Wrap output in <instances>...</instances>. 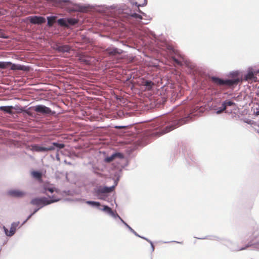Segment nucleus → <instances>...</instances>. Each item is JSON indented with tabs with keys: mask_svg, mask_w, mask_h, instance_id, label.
Listing matches in <instances>:
<instances>
[{
	"mask_svg": "<svg viewBox=\"0 0 259 259\" xmlns=\"http://www.w3.org/2000/svg\"><path fill=\"white\" fill-rule=\"evenodd\" d=\"M195 108L191 103H189L185 106L180 107L177 112L171 115L166 118L158 119L156 121V124L152 125L153 128H161L167 125L164 129V133H167L175 128L188 123L194 119Z\"/></svg>",
	"mask_w": 259,
	"mask_h": 259,
	"instance_id": "nucleus-1",
	"label": "nucleus"
},
{
	"mask_svg": "<svg viewBox=\"0 0 259 259\" xmlns=\"http://www.w3.org/2000/svg\"><path fill=\"white\" fill-rule=\"evenodd\" d=\"M95 8V10L99 13H105L110 8H113L117 10L119 14L123 15V17L130 18L131 15L132 9L126 5H124L119 7L117 6L112 5L111 6H107L105 5H91V4H83L81 3H75L74 4V7L71 9L73 11H83L88 9Z\"/></svg>",
	"mask_w": 259,
	"mask_h": 259,
	"instance_id": "nucleus-2",
	"label": "nucleus"
},
{
	"mask_svg": "<svg viewBox=\"0 0 259 259\" xmlns=\"http://www.w3.org/2000/svg\"><path fill=\"white\" fill-rule=\"evenodd\" d=\"M63 143L52 141L50 138L44 139L39 144H33L31 145V149L33 152L47 153L49 152L56 150L59 151L65 147Z\"/></svg>",
	"mask_w": 259,
	"mask_h": 259,
	"instance_id": "nucleus-3",
	"label": "nucleus"
},
{
	"mask_svg": "<svg viewBox=\"0 0 259 259\" xmlns=\"http://www.w3.org/2000/svg\"><path fill=\"white\" fill-rule=\"evenodd\" d=\"M172 59L179 66H182L185 65L188 70V73L195 77L201 76L204 73V71L202 68L193 63L188 62L181 54L176 55L172 57Z\"/></svg>",
	"mask_w": 259,
	"mask_h": 259,
	"instance_id": "nucleus-4",
	"label": "nucleus"
},
{
	"mask_svg": "<svg viewBox=\"0 0 259 259\" xmlns=\"http://www.w3.org/2000/svg\"><path fill=\"white\" fill-rule=\"evenodd\" d=\"M250 229L251 230L244 237V240L248 241L245 244L246 249L249 247H253L259 250V232L258 227L255 222L252 221L250 224Z\"/></svg>",
	"mask_w": 259,
	"mask_h": 259,
	"instance_id": "nucleus-5",
	"label": "nucleus"
},
{
	"mask_svg": "<svg viewBox=\"0 0 259 259\" xmlns=\"http://www.w3.org/2000/svg\"><path fill=\"white\" fill-rule=\"evenodd\" d=\"M120 170H119L118 172H116V174H115V178H114L113 177L114 184L112 186H97L93 189V195L96 196L99 199L106 200L107 197H105L104 196L102 197L101 195H105L107 193L112 191L115 188V187L117 186L120 179Z\"/></svg>",
	"mask_w": 259,
	"mask_h": 259,
	"instance_id": "nucleus-6",
	"label": "nucleus"
},
{
	"mask_svg": "<svg viewBox=\"0 0 259 259\" xmlns=\"http://www.w3.org/2000/svg\"><path fill=\"white\" fill-rule=\"evenodd\" d=\"M130 164V161L128 159H126L125 162L121 165L120 162L116 161L115 162L113 163L111 166V171L110 172V175L114 178H115V174L116 172H118L119 170H120V176L121 177L122 169L124 168L125 167L127 166Z\"/></svg>",
	"mask_w": 259,
	"mask_h": 259,
	"instance_id": "nucleus-7",
	"label": "nucleus"
},
{
	"mask_svg": "<svg viewBox=\"0 0 259 259\" xmlns=\"http://www.w3.org/2000/svg\"><path fill=\"white\" fill-rule=\"evenodd\" d=\"M211 79L217 85H232L238 82V79H223L217 76H212Z\"/></svg>",
	"mask_w": 259,
	"mask_h": 259,
	"instance_id": "nucleus-8",
	"label": "nucleus"
},
{
	"mask_svg": "<svg viewBox=\"0 0 259 259\" xmlns=\"http://www.w3.org/2000/svg\"><path fill=\"white\" fill-rule=\"evenodd\" d=\"M48 200L46 196H37L33 198L30 201V204L36 206V207L41 209L42 207L48 205Z\"/></svg>",
	"mask_w": 259,
	"mask_h": 259,
	"instance_id": "nucleus-9",
	"label": "nucleus"
},
{
	"mask_svg": "<svg viewBox=\"0 0 259 259\" xmlns=\"http://www.w3.org/2000/svg\"><path fill=\"white\" fill-rule=\"evenodd\" d=\"M116 159L122 160L124 159L123 154L120 152L114 151L110 155H108L106 152H103V161L105 163L112 162Z\"/></svg>",
	"mask_w": 259,
	"mask_h": 259,
	"instance_id": "nucleus-10",
	"label": "nucleus"
},
{
	"mask_svg": "<svg viewBox=\"0 0 259 259\" xmlns=\"http://www.w3.org/2000/svg\"><path fill=\"white\" fill-rule=\"evenodd\" d=\"M160 38L156 36L153 31H150L148 35V40L149 45L153 49H157L160 48L159 45Z\"/></svg>",
	"mask_w": 259,
	"mask_h": 259,
	"instance_id": "nucleus-11",
	"label": "nucleus"
},
{
	"mask_svg": "<svg viewBox=\"0 0 259 259\" xmlns=\"http://www.w3.org/2000/svg\"><path fill=\"white\" fill-rule=\"evenodd\" d=\"M222 244L224 245L227 246L232 251H237L246 249L245 245L240 248L236 243L233 242L230 240L225 238Z\"/></svg>",
	"mask_w": 259,
	"mask_h": 259,
	"instance_id": "nucleus-12",
	"label": "nucleus"
},
{
	"mask_svg": "<svg viewBox=\"0 0 259 259\" xmlns=\"http://www.w3.org/2000/svg\"><path fill=\"white\" fill-rule=\"evenodd\" d=\"M99 210L105 212L106 214L112 217L114 219H118V220H120L121 218L116 211L112 210L111 207L107 205L101 204V206H100V209H99Z\"/></svg>",
	"mask_w": 259,
	"mask_h": 259,
	"instance_id": "nucleus-13",
	"label": "nucleus"
},
{
	"mask_svg": "<svg viewBox=\"0 0 259 259\" xmlns=\"http://www.w3.org/2000/svg\"><path fill=\"white\" fill-rule=\"evenodd\" d=\"M7 193L8 195L16 198H22L26 195L25 191L17 189H10L7 191Z\"/></svg>",
	"mask_w": 259,
	"mask_h": 259,
	"instance_id": "nucleus-14",
	"label": "nucleus"
},
{
	"mask_svg": "<svg viewBox=\"0 0 259 259\" xmlns=\"http://www.w3.org/2000/svg\"><path fill=\"white\" fill-rule=\"evenodd\" d=\"M26 19L31 24L35 25L44 23L46 21L44 17L39 15H31L27 17Z\"/></svg>",
	"mask_w": 259,
	"mask_h": 259,
	"instance_id": "nucleus-15",
	"label": "nucleus"
},
{
	"mask_svg": "<svg viewBox=\"0 0 259 259\" xmlns=\"http://www.w3.org/2000/svg\"><path fill=\"white\" fill-rule=\"evenodd\" d=\"M76 201L84 202L92 207L94 208H96L98 210L100 209V206H101V203L99 201H96L94 200H87L84 198H76Z\"/></svg>",
	"mask_w": 259,
	"mask_h": 259,
	"instance_id": "nucleus-16",
	"label": "nucleus"
},
{
	"mask_svg": "<svg viewBox=\"0 0 259 259\" xmlns=\"http://www.w3.org/2000/svg\"><path fill=\"white\" fill-rule=\"evenodd\" d=\"M56 50L61 53H70L71 48L68 45L60 44L57 46Z\"/></svg>",
	"mask_w": 259,
	"mask_h": 259,
	"instance_id": "nucleus-17",
	"label": "nucleus"
},
{
	"mask_svg": "<svg viewBox=\"0 0 259 259\" xmlns=\"http://www.w3.org/2000/svg\"><path fill=\"white\" fill-rule=\"evenodd\" d=\"M160 89V91H158L157 94L161 96L163 101L165 100L169 96H172V93L169 92L168 90L167 91L164 86L162 87Z\"/></svg>",
	"mask_w": 259,
	"mask_h": 259,
	"instance_id": "nucleus-18",
	"label": "nucleus"
},
{
	"mask_svg": "<svg viewBox=\"0 0 259 259\" xmlns=\"http://www.w3.org/2000/svg\"><path fill=\"white\" fill-rule=\"evenodd\" d=\"M20 224V222H14L11 223L10 229L9 232V235L11 236H13L15 233L16 232V231L21 228V226H19Z\"/></svg>",
	"mask_w": 259,
	"mask_h": 259,
	"instance_id": "nucleus-19",
	"label": "nucleus"
},
{
	"mask_svg": "<svg viewBox=\"0 0 259 259\" xmlns=\"http://www.w3.org/2000/svg\"><path fill=\"white\" fill-rule=\"evenodd\" d=\"M197 80L195 81V82H199L200 83V87L204 90H210L211 88V85L210 84V83L205 80H201L199 79H196Z\"/></svg>",
	"mask_w": 259,
	"mask_h": 259,
	"instance_id": "nucleus-20",
	"label": "nucleus"
},
{
	"mask_svg": "<svg viewBox=\"0 0 259 259\" xmlns=\"http://www.w3.org/2000/svg\"><path fill=\"white\" fill-rule=\"evenodd\" d=\"M35 110L37 112L43 113H50L51 111L50 108L47 107L44 105H38L36 106Z\"/></svg>",
	"mask_w": 259,
	"mask_h": 259,
	"instance_id": "nucleus-21",
	"label": "nucleus"
},
{
	"mask_svg": "<svg viewBox=\"0 0 259 259\" xmlns=\"http://www.w3.org/2000/svg\"><path fill=\"white\" fill-rule=\"evenodd\" d=\"M107 51L110 54H121L123 53V50L119 49L113 45H111L110 47L107 48Z\"/></svg>",
	"mask_w": 259,
	"mask_h": 259,
	"instance_id": "nucleus-22",
	"label": "nucleus"
},
{
	"mask_svg": "<svg viewBox=\"0 0 259 259\" xmlns=\"http://www.w3.org/2000/svg\"><path fill=\"white\" fill-rule=\"evenodd\" d=\"M196 238L198 239L203 240V239H209L211 240H216L220 242H223L224 240H225V238H221L218 236L216 235H208L204 237H201V238Z\"/></svg>",
	"mask_w": 259,
	"mask_h": 259,
	"instance_id": "nucleus-23",
	"label": "nucleus"
},
{
	"mask_svg": "<svg viewBox=\"0 0 259 259\" xmlns=\"http://www.w3.org/2000/svg\"><path fill=\"white\" fill-rule=\"evenodd\" d=\"M30 175L33 179L39 180L41 179L42 172L39 170L33 169L30 171Z\"/></svg>",
	"mask_w": 259,
	"mask_h": 259,
	"instance_id": "nucleus-24",
	"label": "nucleus"
},
{
	"mask_svg": "<svg viewBox=\"0 0 259 259\" xmlns=\"http://www.w3.org/2000/svg\"><path fill=\"white\" fill-rule=\"evenodd\" d=\"M49 182H46L42 184L38 188V191L40 193L48 195V189Z\"/></svg>",
	"mask_w": 259,
	"mask_h": 259,
	"instance_id": "nucleus-25",
	"label": "nucleus"
},
{
	"mask_svg": "<svg viewBox=\"0 0 259 259\" xmlns=\"http://www.w3.org/2000/svg\"><path fill=\"white\" fill-rule=\"evenodd\" d=\"M46 198H47V199L48 200V202L49 203L48 205L51 204L55 203V202H57L59 201L61 199V198L57 197L55 195H52L51 196L48 195L47 197H46Z\"/></svg>",
	"mask_w": 259,
	"mask_h": 259,
	"instance_id": "nucleus-26",
	"label": "nucleus"
},
{
	"mask_svg": "<svg viewBox=\"0 0 259 259\" xmlns=\"http://www.w3.org/2000/svg\"><path fill=\"white\" fill-rule=\"evenodd\" d=\"M130 18H134L137 21H141L142 20V15L140 14H138L135 11L132 10L131 15Z\"/></svg>",
	"mask_w": 259,
	"mask_h": 259,
	"instance_id": "nucleus-27",
	"label": "nucleus"
},
{
	"mask_svg": "<svg viewBox=\"0 0 259 259\" xmlns=\"http://www.w3.org/2000/svg\"><path fill=\"white\" fill-rule=\"evenodd\" d=\"M125 226V227L128 229V230L133 234H134L136 236H138V233H137L126 222H125L121 218L119 220Z\"/></svg>",
	"mask_w": 259,
	"mask_h": 259,
	"instance_id": "nucleus-28",
	"label": "nucleus"
},
{
	"mask_svg": "<svg viewBox=\"0 0 259 259\" xmlns=\"http://www.w3.org/2000/svg\"><path fill=\"white\" fill-rule=\"evenodd\" d=\"M214 112L217 114H220L223 111L226 109V106L224 105V104H223L222 103H221V105L219 107L214 106L213 107Z\"/></svg>",
	"mask_w": 259,
	"mask_h": 259,
	"instance_id": "nucleus-29",
	"label": "nucleus"
},
{
	"mask_svg": "<svg viewBox=\"0 0 259 259\" xmlns=\"http://www.w3.org/2000/svg\"><path fill=\"white\" fill-rule=\"evenodd\" d=\"M48 192H50L51 193H53L54 192H56L57 193H58L59 192V190L56 188L53 184H51L49 183L48 184Z\"/></svg>",
	"mask_w": 259,
	"mask_h": 259,
	"instance_id": "nucleus-30",
	"label": "nucleus"
},
{
	"mask_svg": "<svg viewBox=\"0 0 259 259\" xmlns=\"http://www.w3.org/2000/svg\"><path fill=\"white\" fill-rule=\"evenodd\" d=\"M67 18H60L57 20V23L60 26L67 27L68 25H67Z\"/></svg>",
	"mask_w": 259,
	"mask_h": 259,
	"instance_id": "nucleus-31",
	"label": "nucleus"
},
{
	"mask_svg": "<svg viewBox=\"0 0 259 259\" xmlns=\"http://www.w3.org/2000/svg\"><path fill=\"white\" fill-rule=\"evenodd\" d=\"M14 109L13 106H2L0 107V110L7 113H10L12 109Z\"/></svg>",
	"mask_w": 259,
	"mask_h": 259,
	"instance_id": "nucleus-32",
	"label": "nucleus"
},
{
	"mask_svg": "<svg viewBox=\"0 0 259 259\" xmlns=\"http://www.w3.org/2000/svg\"><path fill=\"white\" fill-rule=\"evenodd\" d=\"M141 15H142V20H144L143 22H142L143 24H147L149 23L150 21L151 20V18L148 16L145 13L142 12Z\"/></svg>",
	"mask_w": 259,
	"mask_h": 259,
	"instance_id": "nucleus-33",
	"label": "nucleus"
},
{
	"mask_svg": "<svg viewBox=\"0 0 259 259\" xmlns=\"http://www.w3.org/2000/svg\"><path fill=\"white\" fill-rule=\"evenodd\" d=\"M222 103L223 104H224V105L226 106V109L227 108V107H232L236 106L235 103L230 99H227L222 102Z\"/></svg>",
	"mask_w": 259,
	"mask_h": 259,
	"instance_id": "nucleus-34",
	"label": "nucleus"
},
{
	"mask_svg": "<svg viewBox=\"0 0 259 259\" xmlns=\"http://www.w3.org/2000/svg\"><path fill=\"white\" fill-rule=\"evenodd\" d=\"M67 25L68 27L69 25H73L77 24V20L75 18L72 17H67Z\"/></svg>",
	"mask_w": 259,
	"mask_h": 259,
	"instance_id": "nucleus-35",
	"label": "nucleus"
},
{
	"mask_svg": "<svg viewBox=\"0 0 259 259\" xmlns=\"http://www.w3.org/2000/svg\"><path fill=\"white\" fill-rule=\"evenodd\" d=\"M256 72V70L255 71L253 68L250 67L247 69L246 75L248 77H252Z\"/></svg>",
	"mask_w": 259,
	"mask_h": 259,
	"instance_id": "nucleus-36",
	"label": "nucleus"
},
{
	"mask_svg": "<svg viewBox=\"0 0 259 259\" xmlns=\"http://www.w3.org/2000/svg\"><path fill=\"white\" fill-rule=\"evenodd\" d=\"M10 64H12L11 62L0 61V69L7 68Z\"/></svg>",
	"mask_w": 259,
	"mask_h": 259,
	"instance_id": "nucleus-37",
	"label": "nucleus"
},
{
	"mask_svg": "<svg viewBox=\"0 0 259 259\" xmlns=\"http://www.w3.org/2000/svg\"><path fill=\"white\" fill-rule=\"evenodd\" d=\"M239 74V71L238 70H235L230 72L229 73V75H231L233 77L232 79H238V81L239 80V77H237V76Z\"/></svg>",
	"mask_w": 259,
	"mask_h": 259,
	"instance_id": "nucleus-38",
	"label": "nucleus"
},
{
	"mask_svg": "<svg viewBox=\"0 0 259 259\" xmlns=\"http://www.w3.org/2000/svg\"><path fill=\"white\" fill-rule=\"evenodd\" d=\"M253 111V114L255 116L259 115V105H256V106H254L251 109Z\"/></svg>",
	"mask_w": 259,
	"mask_h": 259,
	"instance_id": "nucleus-39",
	"label": "nucleus"
},
{
	"mask_svg": "<svg viewBox=\"0 0 259 259\" xmlns=\"http://www.w3.org/2000/svg\"><path fill=\"white\" fill-rule=\"evenodd\" d=\"M153 83L151 80H147L145 83V87L147 89L151 90L153 86Z\"/></svg>",
	"mask_w": 259,
	"mask_h": 259,
	"instance_id": "nucleus-40",
	"label": "nucleus"
},
{
	"mask_svg": "<svg viewBox=\"0 0 259 259\" xmlns=\"http://www.w3.org/2000/svg\"><path fill=\"white\" fill-rule=\"evenodd\" d=\"M39 208L36 207L34 208L32 211L30 210V213L27 216V219H30L33 215H34L38 210Z\"/></svg>",
	"mask_w": 259,
	"mask_h": 259,
	"instance_id": "nucleus-41",
	"label": "nucleus"
},
{
	"mask_svg": "<svg viewBox=\"0 0 259 259\" xmlns=\"http://www.w3.org/2000/svg\"><path fill=\"white\" fill-rule=\"evenodd\" d=\"M56 18V16L54 15H50L47 17V25L51 26H52V23L51 22V20L54 19Z\"/></svg>",
	"mask_w": 259,
	"mask_h": 259,
	"instance_id": "nucleus-42",
	"label": "nucleus"
},
{
	"mask_svg": "<svg viewBox=\"0 0 259 259\" xmlns=\"http://www.w3.org/2000/svg\"><path fill=\"white\" fill-rule=\"evenodd\" d=\"M63 193L66 196H72L73 195V192L71 190H64Z\"/></svg>",
	"mask_w": 259,
	"mask_h": 259,
	"instance_id": "nucleus-43",
	"label": "nucleus"
},
{
	"mask_svg": "<svg viewBox=\"0 0 259 259\" xmlns=\"http://www.w3.org/2000/svg\"><path fill=\"white\" fill-rule=\"evenodd\" d=\"M2 229L5 234V235L7 236H8V237H11V236H10L9 234V231L8 230V229L6 227H5V226H3V227H2Z\"/></svg>",
	"mask_w": 259,
	"mask_h": 259,
	"instance_id": "nucleus-44",
	"label": "nucleus"
},
{
	"mask_svg": "<svg viewBox=\"0 0 259 259\" xmlns=\"http://www.w3.org/2000/svg\"><path fill=\"white\" fill-rule=\"evenodd\" d=\"M137 237H139L140 238H142L146 241H147L148 243H150L151 242H152L151 240H150L149 239H148V238L145 237V236H141L140 235H139L138 234V236H137Z\"/></svg>",
	"mask_w": 259,
	"mask_h": 259,
	"instance_id": "nucleus-45",
	"label": "nucleus"
},
{
	"mask_svg": "<svg viewBox=\"0 0 259 259\" xmlns=\"http://www.w3.org/2000/svg\"><path fill=\"white\" fill-rule=\"evenodd\" d=\"M137 237H139L140 238H142L146 241H147L148 243H150L151 242H152L151 240H150L149 239H148V238L145 237V236H141L140 235H139L138 234V236H137Z\"/></svg>",
	"mask_w": 259,
	"mask_h": 259,
	"instance_id": "nucleus-46",
	"label": "nucleus"
},
{
	"mask_svg": "<svg viewBox=\"0 0 259 259\" xmlns=\"http://www.w3.org/2000/svg\"><path fill=\"white\" fill-rule=\"evenodd\" d=\"M137 237H139L140 238H142L146 241H147L148 243H150L151 242H152L151 240H150L149 239H148V238L145 237V236H141L140 235H139L138 234V236H137Z\"/></svg>",
	"mask_w": 259,
	"mask_h": 259,
	"instance_id": "nucleus-47",
	"label": "nucleus"
},
{
	"mask_svg": "<svg viewBox=\"0 0 259 259\" xmlns=\"http://www.w3.org/2000/svg\"><path fill=\"white\" fill-rule=\"evenodd\" d=\"M137 237H139L140 238H142L146 241H147L148 243H150L151 242H152L151 240H150L149 239H148V238L145 237V236H141L140 235H139L138 234V236H137Z\"/></svg>",
	"mask_w": 259,
	"mask_h": 259,
	"instance_id": "nucleus-48",
	"label": "nucleus"
},
{
	"mask_svg": "<svg viewBox=\"0 0 259 259\" xmlns=\"http://www.w3.org/2000/svg\"><path fill=\"white\" fill-rule=\"evenodd\" d=\"M148 4V0H144V3L142 4H139V6H137V7H143L147 6Z\"/></svg>",
	"mask_w": 259,
	"mask_h": 259,
	"instance_id": "nucleus-49",
	"label": "nucleus"
},
{
	"mask_svg": "<svg viewBox=\"0 0 259 259\" xmlns=\"http://www.w3.org/2000/svg\"><path fill=\"white\" fill-rule=\"evenodd\" d=\"M130 3L133 6H135L136 7H137V6L139 5V3L134 0H130Z\"/></svg>",
	"mask_w": 259,
	"mask_h": 259,
	"instance_id": "nucleus-50",
	"label": "nucleus"
},
{
	"mask_svg": "<svg viewBox=\"0 0 259 259\" xmlns=\"http://www.w3.org/2000/svg\"><path fill=\"white\" fill-rule=\"evenodd\" d=\"M150 246H151V252L152 253L154 251V249H155L154 245L153 242H151L150 243Z\"/></svg>",
	"mask_w": 259,
	"mask_h": 259,
	"instance_id": "nucleus-51",
	"label": "nucleus"
},
{
	"mask_svg": "<svg viewBox=\"0 0 259 259\" xmlns=\"http://www.w3.org/2000/svg\"><path fill=\"white\" fill-rule=\"evenodd\" d=\"M134 11H135L137 13L138 12V14H142V12H143V11H142L140 9V7H137L135 10H133Z\"/></svg>",
	"mask_w": 259,
	"mask_h": 259,
	"instance_id": "nucleus-52",
	"label": "nucleus"
},
{
	"mask_svg": "<svg viewBox=\"0 0 259 259\" xmlns=\"http://www.w3.org/2000/svg\"><path fill=\"white\" fill-rule=\"evenodd\" d=\"M170 242H176V243H179V244L183 243V242H179V241H164V242H163V243H170Z\"/></svg>",
	"mask_w": 259,
	"mask_h": 259,
	"instance_id": "nucleus-53",
	"label": "nucleus"
},
{
	"mask_svg": "<svg viewBox=\"0 0 259 259\" xmlns=\"http://www.w3.org/2000/svg\"><path fill=\"white\" fill-rule=\"evenodd\" d=\"M59 151H57V153H56V159L57 161H59L60 160V158L59 156V154L58 153Z\"/></svg>",
	"mask_w": 259,
	"mask_h": 259,
	"instance_id": "nucleus-54",
	"label": "nucleus"
},
{
	"mask_svg": "<svg viewBox=\"0 0 259 259\" xmlns=\"http://www.w3.org/2000/svg\"><path fill=\"white\" fill-rule=\"evenodd\" d=\"M29 219H27V217L26 218V219L25 220H24L23 221V222L21 223L20 226L21 227L23 226L24 224H25V223L29 220Z\"/></svg>",
	"mask_w": 259,
	"mask_h": 259,
	"instance_id": "nucleus-55",
	"label": "nucleus"
},
{
	"mask_svg": "<svg viewBox=\"0 0 259 259\" xmlns=\"http://www.w3.org/2000/svg\"><path fill=\"white\" fill-rule=\"evenodd\" d=\"M65 201H76V199H75V200H74V199H72V198H66L65 199Z\"/></svg>",
	"mask_w": 259,
	"mask_h": 259,
	"instance_id": "nucleus-56",
	"label": "nucleus"
},
{
	"mask_svg": "<svg viewBox=\"0 0 259 259\" xmlns=\"http://www.w3.org/2000/svg\"><path fill=\"white\" fill-rule=\"evenodd\" d=\"M64 162L65 163H66V164H67L68 165H72V163L71 162H70V161H67L66 159H65L64 160Z\"/></svg>",
	"mask_w": 259,
	"mask_h": 259,
	"instance_id": "nucleus-57",
	"label": "nucleus"
},
{
	"mask_svg": "<svg viewBox=\"0 0 259 259\" xmlns=\"http://www.w3.org/2000/svg\"><path fill=\"white\" fill-rule=\"evenodd\" d=\"M8 242V240H6L4 241L3 243V245H5V244H6Z\"/></svg>",
	"mask_w": 259,
	"mask_h": 259,
	"instance_id": "nucleus-58",
	"label": "nucleus"
},
{
	"mask_svg": "<svg viewBox=\"0 0 259 259\" xmlns=\"http://www.w3.org/2000/svg\"><path fill=\"white\" fill-rule=\"evenodd\" d=\"M109 199H108V200L106 199V200H107L108 202H111L112 201V199H110V200H109Z\"/></svg>",
	"mask_w": 259,
	"mask_h": 259,
	"instance_id": "nucleus-59",
	"label": "nucleus"
},
{
	"mask_svg": "<svg viewBox=\"0 0 259 259\" xmlns=\"http://www.w3.org/2000/svg\"><path fill=\"white\" fill-rule=\"evenodd\" d=\"M114 203H115V204H116V206L117 207V204H116V201H115V199H114Z\"/></svg>",
	"mask_w": 259,
	"mask_h": 259,
	"instance_id": "nucleus-60",
	"label": "nucleus"
},
{
	"mask_svg": "<svg viewBox=\"0 0 259 259\" xmlns=\"http://www.w3.org/2000/svg\"><path fill=\"white\" fill-rule=\"evenodd\" d=\"M170 100H171V101H172L174 100V98L172 96L171 97Z\"/></svg>",
	"mask_w": 259,
	"mask_h": 259,
	"instance_id": "nucleus-61",
	"label": "nucleus"
},
{
	"mask_svg": "<svg viewBox=\"0 0 259 259\" xmlns=\"http://www.w3.org/2000/svg\"><path fill=\"white\" fill-rule=\"evenodd\" d=\"M256 72H257V73L259 72V68L256 70Z\"/></svg>",
	"mask_w": 259,
	"mask_h": 259,
	"instance_id": "nucleus-62",
	"label": "nucleus"
},
{
	"mask_svg": "<svg viewBox=\"0 0 259 259\" xmlns=\"http://www.w3.org/2000/svg\"><path fill=\"white\" fill-rule=\"evenodd\" d=\"M131 77V76H130V78H127L126 79V80H128Z\"/></svg>",
	"mask_w": 259,
	"mask_h": 259,
	"instance_id": "nucleus-63",
	"label": "nucleus"
},
{
	"mask_svg": "<svg viewBox=\"0 0 259 259\" xmlns=\"http://www.w3.org/2000/svg\"><path fill=\"white\" fill-rule=\"evenodd\" d=\"M1 250H2V247L0 248V252L1 251Z\"/></svg>",
	"mask_w": 259,
	"mask_h": 259,
	"instance_id": "nucleus-64",
	"label": "nucleus"
}]
</instances>
